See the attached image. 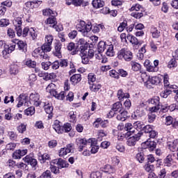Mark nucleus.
<instances>
[{
	"label": "nucleus",
	"mask_w": 178,
	"mask_h": 178,
	"mask_svg": "<svg viewBox=\"0 0 178 178\" xmlns=\"http://www.w3.org/2000/svg\"><path fill=\"white\" fill-rule=\"evenodd\" d=\"M18 104H17V108H20V106H23V104L24 106L29 107L31 104L35 105V106H40L41 104L44 102H41L40 100V95L38 93H31L29 96L24 94H21L16 99Z\"/></svg>",
	"instance_id": "obj_1"
},
{
	"label": "nucleus",
	"mask_w": 178,
	"mask_h": 178,
	"mask_svg": "<svg viewBox=\"0 0 178 178\" xmlns=\"http://www.w3.org/2000/svg\"><path fill=\"white\" fill-rule=\"evenodd\" d=\"M16 44L18 45L19 49L24 51V48H26V43L22 40H15V41H12L10 44H5L3 45L4 49L2 51L3 58H6L7 55L12 54V52L16 49Z\"/></svg>",
	"instance_id": "obj_2"
},
{
	"label": "nucleus",
	"mask_w": 178,
	"mask_h": 178,
	"mask_svg": "<svg viewBox=\"0 0 178 178\" xmlns=\"http://www.w3.org/2000/svg\"><path fill=\"white\" fill-rule=\"evenodd\" d=\"M76 29L81 33L83 37H88V33L92 30V24L91 22L86 23L84 21H80L76 25Z\"/></svg>",
	"instance_id": "obj_3"
},
{
	"label": "nucleus",
	"mask_w": 178,
	"mask_h": 178,
	"mask_svg": "<svg viewBox=\"0 0 178 178\" xmlns=\"http://www.w3.org/2000/svg\"><path fill=\"white\" fill-rule=\"evenodd\" d=\"M76 145L79 152H81L86 148H91L92 147V139L78 138L76 139Z\"/></svg>",
	"instance_id": "obj_4"
},
{
	"label": "nucleus",
	"mask_w": 178,
	"mask_h": 178,
	"mask_svg": "<svg viewBox=\"0 0 178 178\" xmlns=\"http://www.w3.org/2000/svg\"><path fill=\"white\" fill-rule=\"evenodd\" d=\"M160 98L156 96L152 99H149L147 102L149 105V112H158L161 109V102H159Z\"/></svg>",
	"instance_id": "obj_5"
},
{
	"label": "nucleus",
	"mask_w": 178,
	"mask_h": 178,
	"mask_svg": "<svg viewBox=\"0 0 178 178\" xmlns=\"http://www.w3.org/2000/svg\"><path fill=\"white\" fill-rule=\"evenodd\" d=\"M118 59H124L127 62H130L133 59V53L124 49H121L118 54Z\"/></svg>",
	"instance_id": "obj_6"
},
{
	"label": "nucleus",
	"mask_w": 178,
	"mask_h": 178,
	"mask_svg": "<svg viewBox=\"0 0 178 178\" xmlns=\"http://www.w3.org/2000/svg\"><path fill=\"white\" fill-rule=\"evenodd\" d=\"M161 83H162V78H161V76H152L145 83V86L147 88H151V85L158 86V84H161Z\"/></svg>",
	"instance_id": "obj_7"
},
{
	"label": "nucleus",
	"mask_w": 178,
	"mask_h": 178,
	"mask_svg": "<svg viewBox=\"0 0 178 178\" xmlns=\"http://www.w3.org/2000/svg\"><path fill=\"white\" fill-rule=\"evenodd\" d=\"M73 149H74V144H68L65 147H63L60 149L59 156H66V155H70Z\"/></svg>",
	"instance_id": "obj_8"
},
{
	"label": "nucleus",
	"mask_w": 178,
	"mask_h": 178,
	"mask_svg": "<svg viewBox=\"0 0 178 178\" xmlns=\"http://www.w3.org/2000/svg\"><path fill=\"white\" fill-rule=\"evenodd\" d=\"M32 56H34V58H40V59H48L49 58L48 54H45L41 47L35 49L32 53Z\"/></svg>",
	"instance_id": "obj_9"
},
{
	"label": "nucleus",
	"mask_w": 178,
	"mask_h": 178,
	"mask_svg": "<svg viewBox=\"0 0 178 178\" xmlns=\"http://www.w3.org/2000/svg\"><path fill=\"white\" fill-rule=\"evenodd\" d=\"M141 136H143V132H138L134 136L128 138L127 141V145H129V147H134L137 141H138V140H140V138H141Z\"/></svg>",
	"instance_id": "obj_10"
},
{
	"label": "nucleus",
	"mask_w": 178,
	"mask_h": 178,
	"mask_svg": "<svg viewBox=\"0 0 178 178\" xmlns=\"http://www.w3.org/2000/svg\"><path fill=\"white\" fill-rule=\"evenodd\" d=\"M42 104H44V108L47 113V115H49L51 118H52V112H54V107L52 106V104H50L48 102H43Z\"/></svg>",
	"instance_id": "obj_11"
},
{
	"label": "nucleus",
	"mask_w": 178,
	"mask_h": 178,
	"mask_svg": "<svg viewBox=\"0 0 178 178\" xmlns=\"http://www.w3.org/2000/svg\"><path fill=\"white\" fill-rule=\"evenodd\" d=\"M53 163H56V165H58V166H59L61 169L63 168H69V163L62 159L54 160Z\"/></svg>",
	"instance_id": "obj_12"
},
{
	"label": "nucleus",
	"mask_w": 178,
	"mask_h": 178,
	"mask_svg": "<svg viewBox=\"0 0 178 178\" xmlns=\"http://www.w3.org/2000/svg\"><path fill=\"white\" fill-rule=\"evenodd\" d=\"M53 129H54L55 131L58 134H62L64 133L63 127L60 126V122L59 120H56L53 124Z\"/></svg>",
	"instance_id": "obj_13"
},
{
	"label": "nucleus",
	"mask_w": 178,
	"mask_h": 178,
	"mask_svg": "<svg viewBox=\"0 0 178 178\" xmlns=\"http://www.w3.org/2000/svg\"><path fill=\"white\" fill-rule=\"evenodd\" d=\"M173 158H175L174 154H168L166 158L164 159V165L165 166H168V168H170L172 165H173Z\"/></svg>",
	"instance_id": "obj_14"
},
{
	"label": "nucleus",
	"mask_w": 178,
	"mask_h": 178,
	"mask_svg": "<svg viewBox=\"0 0 178 178\" xmlns=\"http://www.w3.org/2000/svg\"><path fill=\"white\" fill-rule=\"evenodd\" d=\"M46 24H51L54 29H56V31H58V29H56V24L58 23L56 22V18H55V15L50 16L49 18L47 19L45 21Z\"/></svg>",
	"instance_id": "obj_15"
},
{
	"label": "nucleus",
	"mask_w": 178,
	"mask_h": 178,
	"mask_svg": "<svg viewBox=\"0 0 178 178\" xmlns=\"http://www.w3.org/2000/svg\"><path fill=\"white\" fill-rule=\"evenodd\" d=\"M61 49H62V43L60 42L56 43L54 55L56 56H58V58H60V56H62Z\"/></svg>",
	"instance_id": "obj_16"
},
{
	"label": "nucleus",
	"mask_w": 178,
	"mask_h": 178,
	"mask_svg": "<svg viewBox=\"0 0 178 178\" xmlns=\"http://www.w3.org/2000/svg\"><path fill=\"white\" fill-rule=\"evenodd\" d=\"M168 147L170 150H171L172 152H175L178 147V139H175L172 142H168Z\"/></svg>",
	"instance_id": "obj_17"
},
{
	"label": "nucleus",
	"mask_w": 178,
	"mask_h": 178,
	"mask_svg": "<svg viewBox=\"0 0 178 178\" xmlns=\"http://www.w3.org/2000/svg\"><path fill=\"white\" fill-rule=\"evenodd\" d=\"M70 81L72 83V84H74V86H76V84L81 81V74H74L72 76H71Z\"/></svg>",
	"instance_id": "obj_18"
},
{
	"label": "nucleus",
	"mask_w": 178,
	"mask_h": 178,
	"mask_svg": "<svg viewBox=\"0 0 178 178\" xmlns=\"http://www.w3.org/2000/svg\"><path fill=\"white\" fill-rule=\"evenodd\" d=\"M117 119L121 120V122H124L127 119V112L122 109L120 112H118Z\"/></svg>",
	"instance_id": "obj_19"
},
{
	"label": "nucleus",
	"mask_w": 178,
	"mask_h": 178,
	"mask_svg": "<svg viewBox=\"0 0 178 178\" xmlns=\"http://www.w3.org/2000/svg\"><path fill=\"white\" fill-rule=\"evenodd\" d=\"M127 38L132 45H138L140 42H138V39L136 38V36L131 35V34H128Z\"/></svg>",
	"instance_id": "obj_20"
},
{
	"label": "nucleus",
	"mask_w": 178,
	"mask_h": 178,
	"mask_svg": "<svg viewBox=\"0 0 178 178\" xmlns=\"http://www.w3.org/2000/svg\"><path fill=\"white\" fill-rule=\"evenodd\" d=\"M39 161L41 162V163H45V162H49L51 161V157L48 154H40L38 156Z\"/></svg>",
	"instance_id": "obj_21"
},
{
	"label": "nucleus",
	"mask_w": 178,
	"mask_h": 178,
	"mask_svg": "<svg viewBox=\"0 0 178 178\" xmlns=\"http://www.w3.org/2000/svg\"><path fill=\"white\" fill-rule=\"evenodd\" d=\"M92 5L96 9H99V8H103L104 5H105V2L102 0H93Z\"/></svg>",
	"instance_id": "obj_22"
},
{
	"label": "nucleus",
	"mask_w": 178,
	"mask_h": 178,
	"mask_svg": "<svg viewBox=\"0 0 178 178\" xmlns=\"http://www.w3.org/2000/svg\"><path fill=\"white\" fill-rule=\"evenodd\" d=\"M106 50V55L107 56H113L115 55V51H113V44H107Z\"/></svg>",
	"instance_id": "obj_23"
},
{
	"label": "nucleus",
	"mask_w": 178,
	"mask_h": 178,
	"mask_svg": "<svg viewBox=\"0 0 178 178\" xmlns=\"http://www.w3.org/2000/svg\"><path fill=\"white\" fill-rule=\"evenodd\" d=\"M134 126H133V124H131V123H127L125 124L124 126V130H126L127 132V136H130V134H131V133H135L136 131L134 130Z\"/></svg>",
	"instance_id": "obj_24"
},
{
	"label": "nucleus",
	"mask_w": 178,
	"mask_h": 178,
	"mask_svg": "<svg viewBox=\"0 0 178 178\" xmlns=\"http://www.w3.org/2000/svg\"><path fill=\"white\" fill-rule=\"evenodd\" d=\"M106 47H108V44H106V43L105 42L100 41L97 45L98 52H104V51H105V49H106Z\"/></svg>",
	"instance_id": "obj_25"
},
{
	"label": "nucleus",
	"mask_w": 178,
	"mask_h": 178,
	"mask_svg": "<svg viewBox=\"0 0 178 178\" xmlns=\"http://www.w3.org/2000/svg\"><path fill=\"white\" fill-rule=\"evenodd\" d=\"M112 111H114L115 112H122L123 111L122 105L120 102H116L113 105Z\"/></svg>",
	"instance_id": "obj_26"
},
{
	"label": "nucleus",
	"mask_w": 178,
	"mask_h": 178,
	"mask_svg": "<svg viewBox=\"0 0 178 178\" xmlns=\"http://www.w3.org/2000/svg\"><path fill=\"white\" fill-rule=\"evenodd\" d=\"M81 51L82 53L81 54V56L82 59V63H83V65H87L88 64V62H90V60L87 57V55H86V54H87V51H86V50H83V49H81Z\"/></svg>",
	"instance_id": "obj_27"
},
{
	"label": "nucleus",
	"mask_w": 178,
	"mask_h": 178,
	"mask_svg": "<svg viewBox=\"0 0 178 178\" xmlns=\"http://www.w3.org/2000/svg\"><path fill=\"white\" fill-rule=\"evenodd\" d=\"M118 97L120 101H122L124 98H129L130 95L129 93L123 92L122 90H119L118 92Z\"/></svg>",
	"instance_id": "obj_28"
},
{
	"label": "nucleus",
	"mask_w": 178,
	"mask_h": 178,
	"mask_svg": "<svg viewBox=\"0 0 178 178\" xmlns=\"http://www.w3.org/2000/svg\"><path fill=\"white\" fill-rule=\"evenodd\" d=\"M134 127L136 129V131H138V133H141V131H143V129L144 127V125L141 122L137 121L135 123H134Z\"/></svg>",
	"instance_id": "obj_29"
},
{
	"label": "nucleus",
	"mask_w": 178,
	"mask_h": 178,
	"mask_svg": "<svg viewBox=\"0 0 178 178\" xmlns=\"http://www.w3.org/2000/svg\"><path fill=\"white\" fill-rule=\"evenodd\" d=\"M102 13H104V15H106L107 13H110L111 16H113V17H115L118 15V11L116 10H114L109 12V8H103V10H102Z\"/></svg>",
	"instance_id": "obj_30"
},
{
	"label": "nucleus",
	"mask_w": 178,
	"mask_h": 178,
	"mask_svg": "<svg viewBox=\"0 0 178 178\" xmlns=\"http://www.w3.org/2000/svg\"><path fill=\"white\" fill-rule=\"evenodd\" d=\"M147 163H154V162H156L159 164V166L161 165V161L160 160H156L155 157H154V155L150 154L147 156Z\"/></svg>",
	"instance_id": "obj_31"
},
{
	"label": "nucleus",
	"mask_w": 178,
	"mask_h": 178,
	"mask_svg": "<svg viewBox=\"0 0 178 178\" xmlns=\"http://www.w3.org/2000/svg\"><path fill=\"white\" fill-rule=\"evenodd\" d=\"M131 68L134 72H138V70H141V65L138 63H136L134 61H132L131 63Z\"/></svg>",
	"instance_id": "obj_32"
},
{
	"label": "nucleus",
	"mask_w": 178,
	"mask_h": 178,
	"mask_svg": "<svg viewBox=\"0 0 178 178\" xmlns=\"http://www.w3.org/2000/svg\"><path fill=\"white\" fill-rule=\"evenodd\" d=\"M54 79H56V74L55 73L44 74V80H46V81H48V80H54Z\"/></svg>",
	"instance_id": "obj_33"
},
{
	"label": "nucleus",
	"mask_w": 178,
	"mask_h": 178,
	"mask_svg": "<svg viewBox=\"0 0 178 178\" xmlns=\"http://www.w3.org/2000/svg\"><path fill=\"white\" fill-rule=\"evenodd\" d=\"M145 144H147L149 151H153L154 149H155V148H156V143L154 141H147L145 142Z\"/></svg>",
	"instance_id": "obj_34"
},
{
	"label": "nucleus",
	"mask_w": 178,
	"mask_h": 178,
	"mask_svg": "<svg viewBox=\"0 0 178 178\" xmlns=\"http://www.w3.org/2000/svg\"><path fill=\"white\" fill-rule=\"evenodd\" d=\"M162 118H165V124L166 126H170V124H172L173 123V118L172 116L163 115Z\"/></svg>",
	"instance_id": "obj_35"
},
{
	"label": "nucleus",
	"mask_w": 178,
	"mask_h": 178,
	"mask_svg": "<svg viewBox=\"0 0 178 178\" xmlns=\"http://www.w3.org/2000/svg\"><path fill=\"white\" fill-rule=\"evenodd\" d=\"M40 48L43 50L44 54L45 52H51V49H52L51 44L49 43H44Z\"/></svg>",
	"instance_id": "obj_36"
},
{
	"label": "nucleus",
	"mask_w": 178,
	"mask_h": 178,
	"mask_svg": "<svg viewBox=\"0 0 178 178\" xmlns=\"http://www.w3.org/2000/svg\"><path fill=\"white\" fill-rule=\"evenodd\" d=\"M35 112V108L34 106H30L28 108L25 110V115H27V116H29V115H34Z\"/></svg>",
	"instance_id": "obj_37"
},
{
	"label": "nucleus",
	"mask_w": 178,
	"mask_h": 178,
	"mask_svg": "<svg viewBox=\"0 0 178 178\" xmlns=\"http://www.w3.org/2000/svg\"><path fill=\"white\" fill-rule=\"evenodd\" d=\"M68 116L70 118V122H71L72 123H74V122H76V115L74 111H70L68 114Z\"/></svg>",
	"instance_id": "obj_38"
},
{
	"label": "nucleus",
	"mask_w": 178,
	"mask_h": 178,
	"mask_svg": "<svg viewBox=\"0 0 178 178\" xmlns=\"http://www.w3.org/2000/svg\"><path fill=\"white\" fill-rule=\"evenodd\" d=\"M42 12H43L44 16H50L51 15H57L56 12L53 11L51 9H45V10H43Z\"/></svg>",
	"instance_id": "obj_39"
},
{
	"label": "nucleus",
	"mask_w": 178,
	"mask_h": 178,
	"mask_svg": "<svg viewBox=\"0 0 178 178\" xmlns=\"http://www.w3.org/2000/svg\"><path fill=\"white\" fill-rule=\"evenodd\" d=\"M160 34H161V31H158L156 28H153L152 29V35L153 38H159Z\"/></svg>",
	"instance_id": "obj_40"
},
{
	"label": "nucleus",
	"mask_w": 178,
	"mask_h": 178,
	"mask_svg": "<svg viewBox=\"0 0 178 178\" xmlns=\"http://www.w3.org/2000/svg\"><path fill=\"white\" fill-rule=\"evenodd\" d=\"M101 84H92V86H90L91 91H93L94 92H97V91H99L101 90Z\"/></svg>",
	"instance_id": "obj_41"
},
{
	"label": "nucleus",
	"mask_w": 178,
	"mask_h": 178,
	"mask_svg": "<svg viewBox=\"0 0 178 178\" xmlns=\"http://www.w3.org/2000/svg\"><path fill=\"white\" fill-rule=\"evenodd\" d=\"M90 148L91 154H97L98 152V150L99 149V147L95 145V143H94V140H92V145L90 147Z\"/></svg>",
	"instance_id": "obj_42"
},
{
	"label": "nucleus",
	"mask_w": 178,
	"mask_h": 178,
	"mask_svg": "<svg viewBox=\"0 0 178 178\" xmlns=\"http://www.w3.org/2000/svg\"><path fill=\"white\" fill-rule=\"evenodd\" d=\"M26 65L28 66V67H32L34 69L35 66H37V63L35 61H33L32 60H28L26 62Z\"/></svg>",
	"instance_id": "obj_43"
},
{
	"label": "nucleus",
	"mask_w": 178,
	"mask_h": 178,
	"mask_svg": "<svg viewBox=\"0 0 178 178\" xmlns=\"http://www.w3.org/2000/svg\"><path fill=\"white\" fill-rule=\"evenodd\" d=\"M161 79H163V83L165 87H168L169 86V75L165 74L164 76L160 75Z\"/></svg>",
	"instance_id": "obj_44"
},
{
	"label": "nucleus",
	"mask_w": 178,
	"mask_h": 178,
	"mask_svg": "<svg viewBox=\"0 0 178 178\" xmlns=\"http://www.w3.org/2000/svg\"><path fill=\"white\" fill-rule=\"evenodd\" d=\"M137 161H138V162H140V163H143V162H144V153L143 152H140V153H138L136 154V156Z\"/></svg>",
	"instance_id": "obj_45"
},
{
	"label": "nucleus",
	"mask_w": 178,
	"mask_h": 178,
	"mask_svg": "<svg viewBox=\"0 0 178 178\" xmlns=\"http://www.w3.org/2000/svg\"><path fill=\"white\" fill-rule=\"evenodd\" d=\"M170 94H172V90H165L161 92L160 95H161V97H162V98H168V97H169V95H170Z\"/></svg>",
	"instance_id": "obj_46"
},
{
	"label": "nucleus",
	"mask_w": 178,
	"mask_h": 178,
	"mask_svg": "<svg viewBox=\"0 0 178 178\" xmlns=\"http://www.w3.org/2000/svg\"><path fill=\"white\" fill-rule=\"evenodd\" d=\"M142 131H144L145 134L149 135L150 131H152V127H151V125H146L143 127Z\"/></svg>",
	"instance_id": "obj_47"
},
{
	"label": "nucleus",
	"mask_w": 178,
	"mask_h": 178,
	"mask_svg": "<svg viewBox=\"0 0 178 178\" xmlns=\"http://www.w3.org/2000/svg\"><path fill=\"white\" fill-rule=\"evenodd\" d=\"M126 27H127V22L124 21L120 24L118 28V31H120V33H122V31H123V30H124Z\"/></svg>",
	"instance_id": "obj_48"
},
{
	"label": "nucleus",
	"mask_w": 178,
	"mask_h": 178,
	"mask_svg": "<svg viewBox=\"0 0 178 178\" xmlns=\"http://www.w3.org/2000/svg\"><path fill=\"white\" fill-rule=\"evenodd\" d=\"M90 178H102V174L99 171L92 172Z\"/></svg>",
	"instance_id": "obj_49"
},
{
	"label": "nucleus",
	"mask_w": 178,
	"mask_h": 178,
	"mask_svg": "<svg viewBox=\"0 0 178 178\" xmlns=\"http://www.w3.org/2000/svg\"><path fill=\"white\" fill-rule=\"evenodd\" d=\"M22 17H17L15 21H13V24L15 27H22Z\"/></svg>",
	"instance_id": "obj_50"
},
{
	"label": "nucleus",
	"mask_w": 178,
	"mask_h": 178,
	"mask_svg": "<svg viewBox=\"0 0 178 178\" xmlns=\"http://www.w3.org/2000/svg\"><path fill=\"white\" fill-rule=\"evenodd\" d=\"M10 73L11 74H17L19 73V70L17 65H12L10 69Z\"/></svg>",
	"instance_id": "obj_51"
},
{
	"label": "nucleus",
	"mask_w": 178,
	"mask_h": 178,
	"mask_svg": "<svg viewBox=\"0 0 178 178\" xmlns=\"http://www.w3.org/2000/svg\"><path fill=\"white\" fill-rule=\"evenodd\" d=\"M26 126L24 124H21L19 126L17 127V130L19 133L23 134L24 131H26Z\"/></svg>",
	"instance_id": "obj_52"
},
{
	"label": "nucleus",
	"mask_w": 178,
	"mask_h": 178,
	"mask_svg": "<svg viewBox=\"0 0 178 178\" xmlns=\"http://www.w3.org/2000/svg\"><path fill=\"white\" fill-rule=\"evenodd\" d=\"M56 88V85L55 83H49L47 87L46 88V91L47 92H51V91H53V90H55Z\"/></svg>",
	"instance_id": "obj_53"
},
{
	"label": "nucleus",
	"mask_w": 178,
	"mask_h": 178,
	"mask_svg": "<svg viewBox=\"0 0 178 178\" xmlns=\"http://www.w3.org/2000/svg\"><path fill=\"white\" fill-rule=\"evenodd\" d=\"M9 26V19H2L0 20V27H6Z\"/></svg>",
	"instance_id": "obj_54"
},
{
	"label": "nucleus",
	"mask_w": 178,
	"mask_h": 178,
	"mask_svg": "<svg viewBox=\"0 0 178 178\" xmlns=\"http://www.w3.org/2000/svg\"><path fill=\"white\" fill-rule=\"evenodd\" d=\"M65 133H69L72 130V125L70 123H66L63 127Z\"/></svg>",
	"instance_id": "obj_55"
},
{
	"label": "nucleus",
	"mask_w": 178,
	"mask_h": 178,
	"mask_svg": "<svg viewBox=\"0 0 178 178\" xmlns=\"http://www.w3.org/2000/svg\"><path fill=\"white\" fill-rule=\"evenodd\" d=\"M131 16H133L135 19H141V17L144 16V14H143V13L135 12L132 13Z\"/></svg>",
	"instance_id": "obj_56"
},
{
	"label": "nucleus",
	"mask_w": 178,
	"mask_h": 178,
	"mask_svg": "<svg viewBox=\"0 0 178 178\" xmlns=\"http://www.w3.org/2000/svg\"><path fill=\"white\" fill-rule=\"evenodd\" d=\"M41 178H52L51 171L46 170L44 172L42 175L40 176Z\"/></svg>",
	"instance_id": "obj_57"
},
{
	"label": "nucleus",
	"mask_w": 178,
	"mask_h": 178,
	"mask_svg": "<svg viewBox=\"0 0 178 178\" xmlns=\"http://www.w3.org/2000/svg\"><path fill=\"white\" fill-rule=\"evenodd\" d=\"M154 165H151L149 163H147L145 165V170H146V172H152V170H154Z\"/></svg>",
	"instance_id": "obj_58"
},
{
	"label": "nucleus",
	"mask_w": 178,
	"mask_h": 178,
	"mask_svg": "<svg viewBox=\"0 0 178 178\" xmlns=\"http://www.w3.org/2000/svg\"><path fill=\"white\" fill-rule=\"evenodd\" d=\"M153 113H155V112H151L148 115V119H149V123H152L156 118V115L155 114H153Z\"/></svg>",
	"instance_id": "obj_59"
},
{
	"label": "nucleus",
	"mask_w": 178,
	"mask_h": 178,
	"mask_svg": "<svg viewBox=\"0 0 178 178\" xmlns=\"http://www.w3.org/2000/svg\"><path fill=\"white\" fill-rule=\"evenodd\" d=\"M51 62H42L41 63V66L44 70H48L49 69V66H51Z\"/></svg>",
	"instance_id": "obj_60"
},
{
	"label": "nucleus",
	"mask_w": 178,
	"mask_h": 178,
	"mask_svg": "<svg viewBox=\"0 0 178 178\" xmlns=\"http://www.w3.org/2000/svg\"><path fill=\"white\" fill-rule=\"evenodd\" d=\"M7 34L10 38H15L16 34L15 33V31L12 29H8L7 31Z\"/></svg>",
	"instance_id": "obj_61"
},
{
	"label": "nucleus",
	"mask_w": 178,
	"mask_h": 178,
	"mask_svg": "<svg viewBox=\"0 0 178 178\" xmlns=\"http://www.w3.org/2000/svg\"><path fill=\"white\" fill-rule=\"evenodd\" d=\"M60 67H67V65H69V63L67 62V60H60V62H58Z\"/></svg>",
	"instance_id": "obj_62"
},
{
	"label": "nucleus",
	"mask_w": 178,
	"mask_h": 178,
	"mask_svg": "<svg viewBox=\"0 0 178 178\" xmlns=\"http://www.w3.org/2000/svg\"><path fill=\"white\" fill-rule=\"evenodd\" d=\"M13 157L14 159H20V158H22V155L20 154V149L14 152L13 154Z\"/></svg>",
	"instance_id": "obj_63"
},
{
	"label": "nucleus",
	"mask_w": 178,
	"mask_h": 178,
	"mask_svg": "<svg viewBox=\"0 0 178 178\" xmlns=\"http://www.w3.org/2000/svg\"><path fill=\"white\" fill-rule=\"evenodd\" d=\"M29 81L30 84H32V83H34V81H37V76L35 74H31L29 75Z\"/></svg>",
	"instance_id": "obj_64"
}]
</instances>
